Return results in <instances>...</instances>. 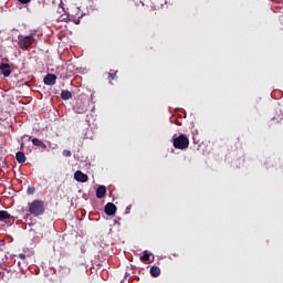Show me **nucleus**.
<instances>
[{
    "label": "nucleus",
    "mask_w": 283,
    "mask_h": 283,
    "mask_svg": "<svg viewBox=\"0 0 283 283\" xmlns=\"http://www.w3.org/2000/svg\"><path fill=\"white\" fill-rule=\"evenodd\" d=\"M29 213L39 218V216H43L45 213V201L41 199H35L32 202H29Z\"/></svg>",
    "instance_id": "f257e3e1"
},
{
    "label": "nucleus",
    "mask_w": 283,
    "mask_h": 283,
    "mask_svg": "<svg viewBox=\"0 0 283 283\" xmlns=\"http://www.w3.org/2000/svg\"><path fill=\"white\" fill-rule=\"evenodd\" d=\"M36 33H31L30 35H19L18 39V45L21 50H29V48H32L34 45V41H36Z\"/></svg>",
    "instance_id": "f03ea898"
},
{
    "label": "nucleus",
    "mask_w": 283,
    "mask_h": 283,
    "mask_svg": "<svg viewBox=\"0 0 283 283\" xmlns=\"http://www.w3.org/2000/svg\"><path fill=\"white\" fill-rule=\"evenodd\" d=\"M172 145L175 149H188L189 148V137L187 135L181 134L178 137L176 135L172 138Z\"/></svg>",
    "instance_id": "7ed1b4c3"
},
{
    "label": "nucleus",
    "mask_w": 283,
    "mask_h": 283,
    "mask_svg": "<svg viewBox=\"0 0 283 283\" xmlns=\"http://www.w3.org/2000/svg\"><path fill=\"white\" fill-rule=\"evenodd\" d=\"M74 179L77 182H87V180H90V177L86 174H84L83 171L76 170L74 174Z\"/></svg>",
    "instance_id": "20e7f679"
},
{
    "label": "nucleus",
    "mask_w": 283,
    "mask_h": 283,
    "mask_svg": "<svg viewBox=\"0 0 283 283\" xmlns=\"http://www.w3.org/2000/svg\"><path fill=\"white\" fill-rule=\"evenodd\" d=\"M116 205H114L113 202H108L106 203L104 211L106 216H116Z\"/></svg>",
    "instance_id": "39448f33"
},
{
    "label": "nucleus",
    "mask_w": 283,
    "mask_h": 283,
    "mask_svg": "<svg viewBox=\"0 0 283 283\" xmlns=\"http://www.w3.org/2000/svg\"><path fill=\"white\" fill-rule=\"evenodd\" d=\"M6 220H10V222H14V217L6 210H0V222H6Z\"/></svg>",
    "instance_id": "423d86ee"
},
{
    "label": "nucleus",
    "mask_w": 283,
    "mask_h": 283,
    "mask_svg": "<svg viewBox=\"0 0 283 283\" xmlns=\"http://www.w3.org/2000/svg\"><path fill=\"white\" fill-rule=\"evenodd\" d=\"M56 76L52 73H49L44 76V85H55Z\"/></svg>",
    "instance_id": "0eeeda50"
},
{
    "label": "nucleus",
    "mask_w": 283,
    "mask_h": 283,
    "mask_svg": "<svg viewBox=\"0 0 283 283\" xmlns=\"http://www.w3.org/2000/svg\"><path fill=\"white\" fill-rule=\"evenodd\" d=\"M0 71L3 76L8 77L10 74H12V71H10V64L8 63H1L0 64Z\"/></svg>",
    "instance_id": "6e6552de"
},
{
    "label": "nucleus",
    "mask_w": 283,
    "mask_h": 283,
    "mask_svg": "<svg viewBox=\"0 0 283 283\" xmlns=\"http://www.w3.org/2000/svg\"><path fill=\"white\" fill-rule=\"evenodd\" d=\"M106 193H107V188L105 186H99L96 189V198L98 199L105 198Z\"/></svg>",
    "instance_id": "1a4fd4ad"
},
{
    "label": "nucleus",
    "mask_w": 283,
    "mask_h": 283,
    "mask_svg": "<svg viewBox=\"0 0 283 283\" xmlns=\"http://www.w3.org/2000/svg\"><path fill=\"white\" fill-rule=\"evenodd\" d=\"M57 14H61V15L59 17ZM63 14H65V9H63V7H61V4H60V6H57V10H56V14H55L56 20L65 21V17Z\"/></svg>",
    "instance_id": "9d476101"
},
{
    "label": "nucleus",
    "mask_w": 283,
    "mask_h": 283,
    "mask_svg": "<svg viewBox=\"0 0 283 283\" xmlns=\"http://www.w3.org/2000/svg\"><path fill=\"white\" fill-rule=\"evenodd\" d=\"M32 145H34L35 147H41V149H48V145H45V143H43L39 138H33L32 139Z\"/></svg>",
    "instance_id": "9b49d317"
},
{
    "label": "nucleus",
    "mask_w": 283,
    "mask_h": 283,
    "mask_svg": "<svg viewBox=\"0 0 283 283\" xmlns=\"http://www.w3.org/2000/svg\"><path fill=\"white\" fill-rule=\"evenodd\" d=\"M151 277H158L160 275V268L158 265H153L150 268Z\"/></svg>",
    "instance_id": "f8f14e48"
},
{
    "label": "nucleus",
    "mask_w": 283,
    "mask_h": 283,
    "mask_svg": "<svg viewBox=\"0 0 283 283\" xmlns=\"http://www.w3.org/2000/svg\"><path fill=\"white\" fill-rule=\"evenodd\" d=\"M15 160H18L20 165H23V163H25V154L23 151H18L15 154Z\"/></svg>",
    "instance_id": "ddd939ff"
},
{
    "label": "nucleus",
    "mask_w": 283,
    "mask_h": 283,
    "mask_svg": "<svg viewBox=\"0 0 283 283\" xmlns=\"http://www.w3.org/2000/svg\"><path fill=\"white\" fill-rule=\"evenodd\" d=\"M61 98H62V101H70V98H72V92L62 91Z\"/></svg>",
    "instance_id": "4468645a"
},
{
    "label": "nucleus",
    "mask_w": 283,
    "mask_h": 283,
    "mask_svg": "<svg viewBox=\"0 0 283 283\" xmlns=\"http://www.w3.org/2000/svg\"><path fill=\"white\" fill-rule=\"evenodd\" d=\"M142 262H149V252L147 250L144 251V254L140 256Z\"/></svg>",
    "instance_id": "2eb2a0df"
},
{
    "label": "nucleus",
    "mask_w": 283,
    "mask_h": 283,
    "mask_svg": "<svg viewBox=\"0 0 283 283\" xmlns=\"http://www.w3.org/2000/svg\"><path fill=\"white\" fill-rule=\"evenodd\" d=\"M34 191H36V188H34V187H29V188L27 189V193H28L29 196H33Z\"/></svg>",
    "instance_id": "dca6fc26"
},
{
    "label": "nucleus",
    "mask_w": 283,
    "mask_h": 283,
    "mask_svg": "<svg viewBox=\"0 0 283 283\" xmlns=\"http://www.w3.org/2000/svg\"><path fill=\"white\" fill-rule=\"evenodd\" d=\"M62 156H64L65 158H70L72 156V151L63 150Z\"/></svg>",
    "instance_id": "f3484780"
},
{
    "label": "nucleus",
    "mask_w": 283,
    "mask_h": 283,
    "mask_svg": "<svg viewBox=\"0 0 283 283\" xmlns=\"http://www.w3.org/2000/svg\"><path fill=\"white\" fill-rule=\"evenodd\" d=\"M52 3L55 6H61V3H63V0H52Z\"/></svg>",
    "instance_id": "a211bd4d"
},
{
    "label": "nucleus",
    "mask_w": 283,
    "mask_h": 283,
    "mask_svg": "<svg viewBox=\"0 0 283 283\" xmlns=\"http://www.w3.org/2000/svg\"><path fill=\"white\" fill-rule=\"evenodd\" d=\"M20 3H23V4H25V3H30V1H32V0H18Z\"/></svg>",
    "instance_id": "6ab92c4d"
},
{
    "label": "nucleus",
    "mask_w": 283,
    "mask_h": 283,
    "mask_svg": "<svg viewBox=\"0 0 283 283\" xmlns=\"http://www.w3.org/2000/svg\"><path fill=\"white\" fill-rule=\"evenodd\" d=\"M19 258H20V260H25V254L24 253H20Z\"/></svg>",
    "instance_id": "aec40b11"
},
{
    "label": "nucleus",
    "mask_w": 283,
    "mask_h": 283,
    "mask_svg": "<svg viewBox=\"0 0 283 283\" xmlns=\"http://www.w3.org/2000/svg\"><path fill=\"white\" fill-rule=\"evenodd\" d=\"M108 78H109V81H114V74L108 73Z\"/></svg>",
    "instance_id": "412c9836"
},
{
    "label": "nucleus",
    "mask_w": 283,
    "mask_h": 283,
    "mask_svg": "<svg viewBox=\"0 0 283 283\" xmlns=\"http://www.w3.org/2000/svg\"><path fill=\"white\" fill-rule=\"evenodd\" d=\"M133 1H135V3H136L137 6L140 3V1H138V0H133Z\"/></svg>",
    "instance_id": "4be33fe9"
}]
</instances>
